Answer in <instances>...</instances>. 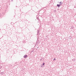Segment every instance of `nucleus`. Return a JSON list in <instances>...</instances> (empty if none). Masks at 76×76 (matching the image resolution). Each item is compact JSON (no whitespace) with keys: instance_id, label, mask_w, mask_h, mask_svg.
<instances>
[{"instance_id":"obj_11","label":"nucleus","mask_w":76,"mask_h":76,"mask_svg":"<svg viewBox=\"0 0 76 76\" xmlns=\"http://www.w3.org/2000/svg\"><path fill=\"white\" fill-rule=\"evenodd\" d=\"M37 48H39V47H38Z\"/></svg>"},{"instance_id":"obj_14","label":"nucleus","mask_w":76,"mask_h":76,"mask_svg":"<svg viewBox=\"0 0 76 76\" xmlns=\"http://www.w3.org/2000/svg\"><path fill=\"white\" fill-rule=\"evenodd\" d=\"M13 0H12V1H13Z\"/></svg>"},{"instance_id":"obj_2","label":"nucleus","mask_w":76,"mask_h":76,"mask_svg":"<svg viewBox=\"0 0 76 76\" xmlns=\"http://www.w3.org/2000/svg\"><path fill=\"white\" fill-rule=\"evenodd\" d=\"M28 56L26 55H25L23 56L24 58H26Z\"/></svg>"},{"instance_id":"obj_6","label":"nucleus","mask_w":76,"mask_h":76,"mask_svg":"<svg viewBox=\"0 0 76 76\" xmlns=\"http://www.w3.org/2000/svg\"><path fill=\"white\" fill-rule=\"evenodd\" d=\"M41 65V67H44V66H42V64Z\"/></svg>"},{"instance_id":"obj_10","label":"nucleus","mask_w":76,"mask_h":76,"mask_svg":"<svg viewBox=\"0 0 76 76\" xmlns=\"http://www.w3.org/2000/svg\"><path fill=\"white\" fill-rule=\"evenodd\" d=\"M71 37H69V38H70V39H71Z\"/></svg>"},{"instance_id":"obj_9","label":"nucleus","mask_w":76,"mask_h":76,"mask_svg":"<svg viewBox=\"0 0 76 76\" xmlns=\"http://www.w3.org/2000/svg\"><path fill=\"white\" fill-rule=\"evenodd\" d=\"M44 58H42L41 59H43V60H44Z\"/></svg>"},{"instance_id":"obj_4","label":"nucleus","mask_w":76,"mask_h":76,"mask_svg":"<svg viewBox=\"0 0 76 76\" xmlns=\"http://www.w3.org/2000/svg\"><path fill=\"white\" fill-rule=\"evenodd\" d=\"M3 74H4V72H2L1 73V75H3Z\"/></svg>"},{"instance_id":"obj_5","label":"nucleus","mask_w":76,"mask_h":76,"mask_svg":"<svg viewBox=\"0 0 76 76\" xmlns=\"http://www.w3.org/2000/svg\"><path fill=\"white\" fill-rule=\"evenodd\" d=\"M73 28H74V27H73V26L71 27V29H73Z\"/></svg>"},{"instance_id":"obj_7","label":"nucleus","mask_w":76,"mask_h":76,"mask_svg":"<svg viewBox=\"0 0 76 76\" xmlns=\"http://www.w3.org/2000/svg\"><path fill=\"white\" fill-rule=\"evenodd\" d=\"M44 64H45V63H43V64H42V65H43V66H44Z\"/></svg>"},{"instance_id":"obj_8","label":"nucleus","mask_w":76,"mask_h":76,"mask_svg":"<svg viewBox=\"0 0 76 76\" xmlns=\"http://www.w3.org/2000/svg\"><path fill=\"white\" fill-rule=\"evenodd\" d=\"M60 4H62L61 5H62V3H61V2H60Z\"/></svg>"},{"instance_id":"obj_12","label":"nucleus","mask_w":76,"mask_h":76,"mask_svg":"<svg viewBox=\"0 0 76 76\" xmlns=\"http://www.w3.org/2000/svg\"><path fill=\"white\" fill-rule=\"evenodd\" d=\"M54 60H56V58H55V59H54Z\"/></svg>"},{"instance_id":"obj_3","label":"nucleus","mask_w":76,"mask_h":76,"mask_svg":"<svg viewBox=\"0 0 76 76\" xmlns=\"http://www.w3.org/2000/svg\"><path fill=\"white\" fill-rule=\"evenodd\" d=\"M39 30H37V35H38V34H39Z\"/></svg>"},{"instance_id":"obj_1","label":"nucleus","mask_w":76,"mask_h":76,"mask_svg":"<svg viewBox=\"0 0 76 76\" xmlns=\"http://www.w3.org/2000/svg\"><path fill=\"white\" fill-rule=\"evenodd\" d=\"M61 4H57V6L58 7H60V6H61Z\"/></svg>"},{"instance_id":"obj_13","label":"nucleus","mask_w":76,"mask_h":76,"mask_svg":"<svg viewBox=\"0 0 76 76\" xmlns=\"http://www.w3.org/2000/svg\"><path fill=\"white\" fill-rule=\"evenodd\" d=\"M40 60H41V61L42 60V59H40Z\"/></svg>"}]
</instances>
